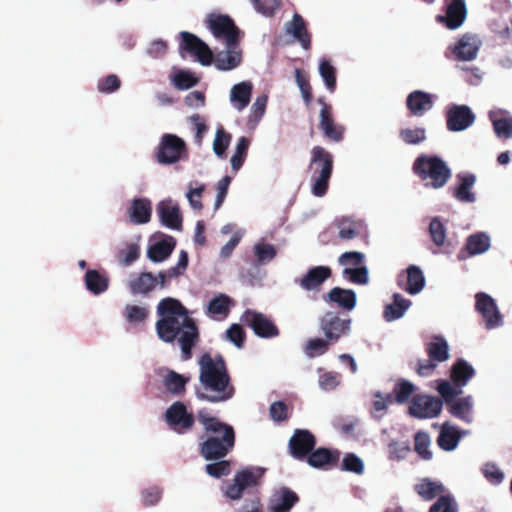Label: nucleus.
<instances>
[{"label":"nucleus","instance_id":"43","mask_svg":"<svg viewBox=\"0 0 512 512\" xmlns=\"http://www.w3.org/2000/svg\"><path fill=\"white\" fill-rule=\"evenodd\" d=\"M447 408L454 417L469 421V415L472 410V398L471 396H467L455 399L452 403L447 405Z\"/></svg>","mask_w":512,"mask_h":512},{"label":"nucleus","instance_id":"17","mask_svg":"<svg viewBox=\"0 0 512 512\" xmlns=\"http://www.w3.org/2000/svg\"><path fill=\"white\" fill-rule=\"evenodd\" d=\"M475 114L467 105H452L446 111V126L449 131L460 132L470 127Z\"/></svg>","mask_w":512,"mask_h":512},{"label":"nucleus","instance_id":"2","mask_svg":"<svg viewBox=\"0 0 512 512\" xmlns=\"http://www.w3.org/2000/svg\"><path fill=\"white\" fill-rule=\"evenodd\" d=\"M198 366L199 385L195 394L199 400L223 403L234 397L236 389L222 355L205 352L200 356Z\"/></svg>","mask_w":512,"mask_h":512},{"label":"nucleus","instance_id":"59","mask_svg":"<svg viewBox=\"0 0 512 512\" xmlns=\"http://www.w3.org/2000/svg\"><path fill=\"white\" fill-rule=\"evenodd\" d=\"M231 135L224 131L223 128H219L216 131L215 139L213 141V150L218 157H224L225 152L230 144Z\"/></svg>","mask_w":512,"mask_h":512},{"label":"nucleus","instance_id":"18","mask_svg":"<svg viewBox=\"0 0 512 512\" xmlns=\"http://www.w3.org/2000/svg\"><path fill=\"white\" fill-rule=\"evenodd\" d=\"M316 445V438L309 430H295L289 440L290 454L298 460L307 459Z\"/></svg>","mask_w":512,"mask_h":512},{"label":"nucleus","instance_id":"41","mask_svg":"<svg viewBox=\"0 0 512 512\" xmlns=\"http://www.w3.org/2000/svg\"><path fill=\"white\" fill-rule=\"evenodd\" d=\"M337 226L339 229V238L346 241L360 236L363 230L362 221H354L348 218H343L340 220Z\"/></svg>","mask_w":512,"mask_h":512},{"label":"nucleus","instance_id":"14","mask_svg":"<svg viewBox=\"0 0 512 512\" xmlns=\"http://www.w3.org/2000/svg\"><path fill=\"white\" fill-rule=\"evenodd\" d=\"M351 320L342 319L333 312H327L320 319V329L325 338L331 343H336L339 339L347 335L350 331Z\"/></svg>","mask_w":512,"mask_h":512},{"label":"nucleus","instance_id":"37","mask_svg":"<svg viewBox=\"0 0 512 512\" xmlns=\"http://www.w3.org/2000/svg\"><path fill=\"white\" fill-rule=\"evenodd\" d=\"M231 305L232 299L221 293L209 301L206 313L213 318L223 319L228 316Z\"/></svg>","mask_w":512,"mask_h":512},{"label":"nucleus","instance_id":"53","mask_svg":"<svg viewBox=\"0 0 512 512\" xmlns=\"http://www.w3.org/2000/svg\"><path fill=\"white\" fill-rule=\"evenodd\" d=\"M319 73L323 78L326 88L330 92L336 89V69L328 60H322L319 65Z\"/></svg>","mask_w":512,"mask_h":512},{"label":"nucleus","instance_id":"52","mask_svg":"<svg viewBox=\"0 0 512 512\" xmlns=\"http://www.w3.org/2000/svg\"><path fill=\"white\" fill-rule=\"evenodd\" d=\"M431 240L437 247H442L446 240V227L438 217H434L429 224Z\"/></svg>","mask_w":512,"mask_h":512},{"label":"nucleus","instance_id":"23","mask_svg":"<svg viewBox=\"0 0 512 512\" xmlns=\"http://www.w3.org/2000/svg\"><path fill=\"white\" fill-rule=\"evenodd\" d=\"M490 247V238L483 232L470 235L465 244V248L461 249L457 257L464 260L467 256H474L486 252Z\"/></svg>","mask_w":512,"mask_h":512},{"label":"nucleus","instance_id":"30","mask_svg":"<svg viewBox=\"0 0 512 512\" xmlns=\"http://www.w3.org/2000/svg\"><path fill=\"white\" fill-rule=\"evenodd\" d=\"M175 246V238L167 236L166 238L149 246L147 257L155 263L163 262L172 254Z\"/></svg>","mask_w":512,"mask_h":512},{"label":"nucleus","instance_id":"15","mask_svg":"<svg viewBox=\"0 0 512 512\" xmlns=\"http://www.w3.org/2000/svg\"><path fill=\"white\" fill-rule=\"evenodd\" d=\"M475 309L485 321L487 329H493L502 325V315L498 310L495 300L484 292L475 295Z\"/></svg>","mask_w":512,"mask_h":512},{"label":"nucleus","instance_id":"20","mask_svg":"<svg viewBox=\"0 0 512 512\" xmlns=\"http://www.w3.org/2000/svg\"><path fill=\"white\" fill-rule=\"evenodd\" d=\"M341 453L338 450H331L325 447L313 449L307 457V463L317 469H332L337 467Z\"/></svg>","mask_w":512,"mask_h":512},{"label":"nucleus","instance_id":"13","mask_svg":"<svg viewBox=\"0 0 512 512\" xmlns=\"http://www.w3.org/2000/svg\"><path fill=\"white\" fill-rule=\"evenodd\" d=\"M241 321L249 326L261 338H273L279 335V329L266 315L260 312L246 310Z\"/></svg>","mask_w":512,"mask_h":512},{"label":"nucleus","instance_id":"28","mask_svg":"<svg viewBox=\"0 0 512 512\" xmlns=\"http://www.w3.org/2000/svg\"><path fill=\"white\" fill-rule=\"evenodd\" d=\"M156 287L155 275L151 272L134 274L128 282V288L134 295H148Z\"/></svg>","mask_w":512,"mask_h":512},{"label":"nucleus","instance_id":"57","mask_svg":"<svg viewBox=\"0 0 512 512\" xmlns=\"http://www.w3.org/2000/svg\"><path fill=\"white\" fill-rule=\"evenodd\" d=\"M400 138L409 145H416L426 139V131L424 128H406L402 129L399 133Z\"/></svg>","mask_w":512,"mask_h":512},{"label":"nucleus","instance_id":"47","mask_svg":"<svg viewBox=\"0 0 512 512\" xmlns=\"http://www.w3.org/2000/svg\"><path fill=\"white\" fill-rule=\"evenodd\" d=\"M414 391V384L405 379H400L393 388V401L403 404L409 400Z\"/></svg>","mask_w":512,"mask_h":512},{"label":"nucleus","instance_id":"11","mask_svg":"<svg viewBox=\"0 0 512 512\" xmlns=\"http://www.w3.org/2000/svg\"><path fill=\"white\" fill-rule=\"evenodd\" d=\"M317 102L321 105L319 128L324 137L333 142H340L343 139L345 129L335 122L332 106L326 102L324 96L319 97Z\"/></svg>","mask_w":512,"mask_h":512},{"label":"nucleus","instance_id":"62","mask_svg":"<svg viewBox=\"0 0 512 512\" xmlns=\"http://www.w3.org/2000/svg\"><path fill=\"white\" fill-rule=\"evenodd\" d=\"M215 461L216 462L209 463L205 466L206 473L214 478L227 476L231 471L230 462L223 459Z\"/></svg>","mask_w":512,"mask_h":512},{"label":"nucleus","instance_id":"49","mask_svg":"<svg viewBox=\"0 0 512 512\" xmlns=\"http://www.w3.org/2000/svg\"><path fill=\"white\" fill-rule=\"evenodd\" d=\"M437 391L441 396L442 402H445L446 406L453 402L457 396L463 393L461 388L453 385L452 382L447 380L438 381Z\"/></svg>","mask_w":512,"mask_h":512},{"label":"nucleus","instance_id":"4","mask_svg":"<svg viewBox=\"0 0 512 512\" xmlns=\"http://www.w3.org/2000/svg\"><path fill=\"white\" fill-rule=\"evenodd\" d=\"M413 173L425 181L426 187L440 189L444 187L451 178V169L448 164L436 155H419L412 166Z\"/></svg>","mask_w":512,"mask_h":512},{"label":"nucleus","instance_id":"63","mask_svg":"<svg viewBox=\"0 0 512 512\" xmlns=\"http://www.w3.org/2000/svg\"><path fill=\"white\" fill-rule=\"evenodd\" d=\"M121 86V80L115 74L107 75L98 81V91L105 94H110L117 91Z\"/></svg>","mask_w":512,"mask_h":512},{"label":"nucleus","instance_id":"38","mask_svg":"<svg viewBox=\"0 0 512 512\" xmlns=\"http://www.w3.org/2000/svg\"><path fill=\"white\" fill-rule=\"evenodd\" d=\"M425 351L429 358L437 363L444 362L449 359V346L442 336H435L433 341L425 346Z\"/></svg>","mask_w":512,"mask_h":512},{"label":"nucleus","instance_id":"22","mask_svg":"<svg viewBox=\"0 0 512 512\" xmlns=\"http://www.w3.org/2000/svg\"><path fill=\"white\" fill-rule=\"evenodd\" d=\"M157 213L161 223L173 230H181L182 216L177 205L171 201H161L157 206Z\"/></svg>","mask_w":512,"mask_h":512},{"label":"nucleus","instance_id":"36","mask_svg":"<svg viewBox=\"0 0 512 512\" xmlns=\"http://www.w3.org/2000/svg\"><path fill=\"white\" fill-rule=\"evenodd\" d=\"M252 88L253 86L250 82H241L232 87L230 100L237 110L242 111L248 106L251 99Z\"/></svg>","mask_w":512,"mask_h":512},{"label":"nucleus","instance_id":"46","mask_svg":"<svg viewBox=\"0 0 512 512\" xmlns=\"http://www.w3.org/2000/svg\"><path fill=\"white\" fill-rule=\"evenodd\" d=\"M249 145H250V140L247 137L243 136V137L239 138L237 145H236L235 152L232 155L231 160H230L232 169L235 172H237L244 164V161L247 157Z\"/></svg>","mask_w":512,"mask_h":512},{"label":"nucleus","instance_id":"34","mask_svg":"<svg viewBox=\"0 0 512 512\" xmlns=\"http://www.w3.org/2000/svg\"><path fill=\"white\" fill-rule=\"evenodd\" d=\"M414 491L424 500L430 501L441 496L445 487L441 482L433 481L430 478H422L414 485Z\"/></svg>","mask_w":512,"mask_h":512},{"label":"nucleus","instance_id":"51","mask_svg":"<svg viewBox=\"0 0 512 512\" xmlns=\"http://www.w3.org/2000/svg\"><path fill=\"white\" fill-rule=\"evenodd\" d=\"M295 80L296 83L300 89L302 98L306 104V106H309L311 104L313 95H312V87L310 85L309 79L306 75V73L300 69H295Z\"/></svg>","mask_w":512,"mask_h":512},{"label":"nucleus","instance_id":"58","mask_svg":"<svg viewBox=\"0 0 512 512\" xmlns=\"http://www.w3.org/2000/svg\"><path fill=\"white\" fill-rule=\"evenodd\" d=\"M198 79L190 71H179L173 76V84L178 90H187L194 87Z\"/></svg>","mask_w":512,"mask_h":512},{"label":"nucleus","instance_id":"54","mask_svg":"<svg viewBox=\"0 0 512 512\" xmlns=\"http://www.w3.org/2000/svg\"><path fill=\"white\" fill-rule=\"evenodd\" d=\"M332 344L327 338H313L308 340L305 352L307 356L313 358L315 356L323 355L328 351L329 345Z\"/></svg>","mask_w":512,"mask_h":512},{"label":"nucleus","instance_id":"32","mask_svg":"<svg viewBox=\"0 0 512 512\" xmlns=\"http://www.w3.org/2000/svg\"><path fill=\"white\" fill-rule=\"evenodd\" d=\"M461 437L460 430L446 422L441 426L437 444L444 451H452L458 446Z\"/></svg>","mask_w":512,"mask_h":512},{"label":"nucleus","instance_id":"7","mask_svg":"<svg viewBox=\"0 0 512 512\" xmlns=\"http://www.w3.org/2000/svg\"><path fill=\"white\" fill-rule=\"evenodd\" d=\"M263 474L264 469L259 467H249L237 472L233 483L226 488V496L232 500L240 499L245 489L258 485L259 479Z\"/></svg>","mask_w":512,"mask_h":512},{"label":"nucleus","instance_id":"6","mask_svg":"<svg viewBox=\"0 0 512 512\" xmlns=\"http://www.w3.org/2000/svg\"><path fill=\"white\" fill-rule=\"evenodd\" d=\"M155 160L161 165H172L188 158L185 141L175 134H164L154 154Z\"/></svg>","mask_w":512,"mask_h":512},{"label":"nucleus","instance_id":"27","mask_svg":"<svg viewBox=\"0 0 512 512\" xmlns=\"http://www.w3.org/2000/svg\"><path fill=\"white\" fill-rule=\"evenodd\" d=\"M129 220L133 224H145L151 219L152 206L147 198H135L127 210Z\"/></svg>","mask_w":512,"mask_h":512},{"label":"nucleus","instance_id":"19","mask_svg":"<svg viewBox=\"0 0 512 512\" xmlns=\"http://www.w3.org/2000/svg\"><path fill=\"white\" fill-rule=\"evenodd\" d=\"M332 276L329 266H314L301 277L295 280L305 291L319 292L322 285Z\"/></svg>","mask_w":512,"mask_h":512},{"label":"nucleus","instance_id":"31","mask_svg":"<svg viewBox=\"0 0 512 512\" xmlns=\"http://www.w3.org/2000/svg\"><path fill=\"white\" fill-rule=\"evenodd\" d=\"M459 185L454 188L453 196L460 202L472 203L476 200L475 194L471 191L475 184L476 177L474 174H458Z\"/></svg>","mask_w":512,"mask_h":512},{"label":"nucleus","instance_id":"12","mask_svg":"<svg viewBox=\"0 0 512 512\" xmlns=\"http://www.w3.org/2000/svg\"><path fill=\"white\" fill-rule=\"evenodd\" d=\"M165 419L169 427L179 434L191 430L195 423V417L188 413L183 402H174L165 412Z\"/></svg>","mask_w":512,"mask_h":512},{"label":"nucleus","instance_id":"42","mask_svg":"<svg viewBox=\"0 0 512 512\" xmlns=\"http://www.w3.org/2000/svg\"><path fill=\"white\" fill-rule=\"evenodd\" d=\"M425 285V278L421 269L415 265L407 268V283L405 290L414 295L419 293Z\"/></svg>","mask_w":512,"mask_h":512},{"label":"nucleus","instance_id":"29","mask_svg":"<svg viewBox=\"0 0 512 512\" xmlns=\"http://www.w3.org/2000/svg\"><path fill=\"white\" fill-rule=\"evenodd\" d=\"M475 375V370L466 360L457 359L450 369V379L454 386L461 388L466 386Z\"/></svg>","mask_w":512,"mask_h":512},{"label":"nucleus","instance_id":"8","mask_svg":"<svg viewBox=\"0 0 512 512\" xmlns=\"http://www.w3.org/2000/svg\"><path fill=\"white\" fill-rule=\"evenodd\" d=\"M209 29L217 39H224L227 48H235L239 43L240 30L228 15H217L210 19Z\"/></svg>","mask_w":512,"mask_h":512},{"label":"nucleus","instance_id":"39","mask_svg":"<svg viewBox=\"0 0 512 512\" xmlns=\"http://www.w3.org/2000/svg\"><path fill=\"white\" fill-rule=\"evenodd\" d=\"M189 381V377H185L173 370H169L163 378V385L169 393L175 396H180L185 393L186 385Z\"/></svg>","mask_w":512,"mask_h":512},{"label":"nucleus","instance_id":"26","mask_svg":"<svg viewBox=\"0 0 512 512\" xmlns=\"http://www.w3.org/2000/svg\"><path fill=\"white\" fill-rule=\"evenodd\" d=\"M286 32L292 35L303 49H310L311 34L308 32L306 23L300 14L295 13L293 15L292 20L286 24Z\"/></svg>","mask_w":512,"mask_h":512},{"label":"nucleus","instance_id":"1","mask_svg":"<svg viewBox=\"0 0 512 512\" xmlns=\"http://www.w3.org/2000/svg\"><path fill=\"white\" fill-rule=\"evenodd\" d=\"M159 319L155 328L159 339L166 343L178 341L182 359L192 357V350L200 339L199 329L188 310L175 298H164L157 306Z\"/></svg>","mask_w":512,"mask_h":512},{"label":"nucleus","instance_id":"48","mask_svg":"<svg viewBox=\"0 0 512 512\" xmlns=\"http://www.w3.org/2000/svg\"><path fill=\"white\" fill-rule=\"evenodd\" d=\"M140 257V246L137 243H127L117 252V259L123 266H129Z\"/></svg>","mask_w":512,"mask_h":512},{"label":"nucleus","instance_id":"16","mask_svg":"<svg viewBox=\"0 0 512 512\" xmlns=\"http://www.w3.org/2000/svg\"><path fill=\"white\" fill-rule=\"evenodd\" d=\"M444 15H437L436 21L449 30H456L462 26L467 17L465 0H445Z\"/></svg>","mask_w":512,"mask_h":512},{"label":"nucleus","instance_id":"40","mask_svg":"<svg viewBox=\"0 0 512 512\" xmlns=\"http://www.w3.org/2000/svg\"><path fill=\"white\" fill-rule=\"evenodd\" d=\"M227 48V51L217 53L213 59L214 65L218 70L228 71L236 68L241 63V53Z\"/></svg>","mask_w":512,"mask_h":512},{"label":"nucleus","instance_id":"9","mask_svg":"<svg viewBox=\"0 0 512 512\" xmlns=\"http://www.w3.org/2000/svg\"><path fill=\"white\" fill-rule=\"evenodd\" d=\"M443 407L440 398L425 394L415 395L409 406V414L418 419H430L437 417Z\"/></svg>","mask_w":512,"mask_h":512},{"label":"nucleus","instance_id":"24","mask_svg":"<svg viewBox=\"0 0 512 512\" xmlns=\"http://www.w3.org/2000/svg\"><path fill=\"white\" fill-rule=\"evenodd\" d=\"M433 96L421 90L411 92L406 99V106L414 116H423L433 107Z\"/></svg>","mask_w":512,"mask_h":512},{"label":"nucleus","instance_id":"50","mask_svg":"<svg viewBox=\"0 0 512 512\" xmlns=\"http://www.w3.org/2000/svg\"><path fill=\"white\" fill-rule=\"evenodd\" d=\"M430 443V436L427 432L418 431L414 435V449L424 460H430L432 458V452L429 450Z\"/></svg>","mask_w":512,"mask_h":512},{"label":"nucleus","instance_id":"5","mask_svg":"<svg viewBox=\"0 0 512 512\" xmlns=\"http://www.w3.org/2000/svg\"><path fill=\"white\" fill-rule=\"evenodd\" d=\"M333 164V155L329 151L321 146L312 148L308 169L312 172L311 190L313 195L322 197L327 193Z\"/></svg>","mask_w":512,"mask_h":512},{"label":"nucleus","instance_id":"60","mask_svg":"<svg viewBox=\"0 0 512 512\" xmlns=\"http://www.w3.org/2000/svg\"><path fill=\"white\" fill-rule=\"evenodd\" d=\"M256 11L266 17H271L281 6V0H251Z\"/></svg>","mask_w":512,"mask_h":512},{"label":"nucleus","instance_id":"44","mask_svg":"<svg viewBox=\"0 0 512 512\" xmlns=\"http://www.w3.org/2000/svg\"><path fill=\"white\" fill-rule=\"evenodd\" d=\"M292 506L289 504L288 487H281L276 490L270 500L269 509L271 512H289Z\"/></svg>","mask_w":512,"mask_h":512},{"label":"nucleus","instance_id":"3","mask_svg":"<svg viewBox=\"0 0 512 512\" xmlns=\"http://www.w3.org/2000/svg\"><path fill=\"white\" fill-rule=\"evenodd\" d=\"M196 418L203 428L200 436L202 441L199 443L200 455L207 461L226 457L235 446L234 428L211 415L207 408L199 409Z\"/></svg>","mask_w":512,"mask_h":512},{"label":"nucleus","instance_id":"21","mask_svg":"<svg viewBox=\"0 0 512 512\" xmlns=\"http://www.w3.org/2000/svg\"><path fill=\"white\" fill-rule=\"evenodd\" d=\"M326 303H333L340 309L351 311L355 308L357 297L356 293L351 289L341 287L332 288L327 294L323 295Z\"/></svg>","mask_w":512,"mask_h":512},{"label":"nucleus","instance_id":"35","mask_svg":"<svg viewBox=\"0 0 512 512\" xmlns=\"http://www.w3.org/2000/svg\"><path fill=\"white\" fill-rule=\"evenodd\" d=\"M410 305L411 301L409 299L404 298L399 293H395L392 303L385 306L383 317L388 322L395 321L405 314Z\"/></svg>","mask_w":512,"mask_h":512},{"label":"nucleus","instance_id":"10","mask_svg":"<svg viewBox=\"0 0 512 512\" xmlns=\"http://www.w3.org/2000/svg\"><path fill=\"white\" fill-rule=\"evenodd\" d=\"M181 42L179 45L180 51H185L197 59L199 63L204 66H209L213 63V53L209 46L196 35L183 31L180 33Z\"/></svg>","mask_w":512,"mask_h":512},{"label":"nucleus","instance_id":"56","mask_svg":"<svg viewBox=\"0 0 512 512\" xmlns=\"http://www.w3.org/2000/svg\"><path fill=\"white\" fill-rule=\"evenodd\" d=\"M429 512H458V505L452 495H441Z\"/></svg>","mask_w":512,"mask_h":512},{"label":"nucleus","instance_id":"64","mask_svg":"<svg viewBox=\"0 0 512 512\" xmlns=\"http://www.w3.org/2000/svg\"><path fill=\"white\" fill-rule=\"evenodd\" d=\"M493 128L500 138H512V119L500 118L493 121Z\"/></svg>","mask_w":512,"mask_h":512},{"label":"nucleus","instance_id":"45","mask_svg":"<svg viewBox=\"0 0 512 512\" xmlns=\"http://www.w3.org/2000/svg\"><path fill=\"white\" fill-rule=\"evenodd\" d=\"M254 255L256 264L263 265L276 257L277 250L272 244L261 241L254 245Z\"/></svg>","mask_w":512,"mask_h":512},{"label":"nucleus","instance_id":"55","mask_svg":"<svg viewBox=\"0 0 512 512\" xmlns=\"http://www.w3.org/2000/svg\"><path fill=\"white\" fill-rule=\"evenodd\" d=\"M482 474L492 485H499L503 482L504 472L493 462H487L482 468Z\"/></svg>","mask_w":512,"mask_h":512},{"label":"nucleus","instance_id":"61","mask_svg":"<svg viewBox=\"0 0 512 512\" xmlns=\"http://www.w3.org/2000/svg\"><path fill=\"white\" fill-rule=\"evenodd\" d=\"M343 276L348 278L352 283L365 285L368 283V270L365 266L350 268L346 267L343 270Z\"/></svg>","mask_w":512,"mask_h":512},{"label":"nucleus","instance_id":"33","mask_svg":"<svg viewBox=\"0 0 512 512\" xmlns=\"http://www.w3.org/2000/svg\"><path fill=\"white\" fill-rule=\"evenodd\" d=\"M84 282L86 289L95 295L104 293L109 287V277L107 274L95 269L86 271Z\"/></svg>","mask_w":512,"mask_h":512},{"label":"nucleus","instance_id":"25","mask_svg":"<svg viewBox=\"0 0 512 512\" xmlns=\"http://www.w3.org/2000/svg\"><path fill=\"white\" fill-rule=\"evenodd\" d=\"M450 49L455 59L459 61H472L477 56L479 45L474 37L465 34Z\"/></svg>","mask_w":512,"mask_h":512}]
</instances>
